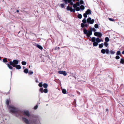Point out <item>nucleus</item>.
<instances>
[{
	"label": "nucleus",
	"instance_id": "f257e3e1",
	"mask_svg": "<svg viewBox=\"0 0 124 124\" xmlns=\"http://www.w3.org/2000/svg\"><path fill=\"white\" fill-rule=\"evenodd\" d=\"M80 6L79 3V2H77L76 4H73V7L75 9H73L72 7H70L69 6H68L67 8V9L68 10L70 11L71 12H75V10L77 11H79L80 9L83 10L85 9V7L83 5H81Z\"/></svg>",
	"mask_w": 124,
	"mask_h": 124
},
{
	"label": "nucleus",
	"instance_id": "f03ea898",
	"mask_svg": "<svg viewBox=\"0 0 124 124\" xmlns=\"http://www.w3.org/2000/svg\"><path fill=\"white\" fill-rule=\"evenodd\" d=\"M30 116V114L28 111L27 110H22L20 109L19 113L16 115V117L20 118L23 117H28Z\"/></svg>",
	"mask_w": 124,
	"mask_h": 124
},
{
	"label": "nucleus",
	"instance_id": "7ed1b4c3",
	"mask_svg": "<svg viewBox=\"0 0 124 124\" xmlns=\"http://www.w3.org/2000/svg\"><path fill=\"white\" fill-rule=\"evenodd\" d=\"M8 109L9 112L11 113H14L16 117V115L19 114L20 109L14 106H9Z\"/></svg>",
	"mask_w": 124,
	"mask_h": 124
},
{
	"label": "nucleus",
	"instance_id": "20e7f679",
	"mask_svg": "<svg viewBox=\"0 0 124 124\" xmlns=\"http://www.w3.org/2000/svg\"><path fill=\"white\" fill-rule=\"evenodd\" d=\"M90 30L88 31L86 29H84L83 30V31L85 34H86L87 37H89L92 34V31L95 32L96 31V29L94 28H91L90 29Z\"/></svg>",
	"mask_w": 124,
	"mask_h": 124
},
{
	"label": "nucleus",
	"instance_id": "39448f33",
	"mask_svg": "<svg viewBox=\"0 0 124 124\" xmlns=\"http://www.w3.org/2000/svg\"><path fill=\"white\" fill-rule=\"evenodd\" d=\"M93 42V44L94 46H97L98 45V43L101 42V40L98 38L96 39L95 37H93L91 39V40H90Z\"/></svg>",
	"mask_w": 124,
	"mask_h": 124
},
{
	"label": "nucleus",
	"instance_id": "423d86ee",
	"mask_svg": "<svg viewBox=\"0 0 124 124\" xmlns=\"http://www.w3.org/2000/svg\"><path fill=\"white\" fill-rule=\"evenodd\" d=\"M13 61H11L9 63H7V65L8 68L10 70H13Z\"/></svg>",
	"mask_w": 124,
	"mask_h": 124
},
{
	"label": "nucleus",
	"instance_id": "0eeeda50",
	"mask_svg": "<svg viewBox=\"0 0 124 124\" xmlns=\"http://www.w3.org/2000/svg\"><path fill=\"white\" fill-rule=\"evenodd\" d=\"M87 21L88 23L92 24L93 23L94 21V19H92L91 18L89 17L87 19Z\"/></svg>",
	"mask_w": 124,
	"mask_h": 124
},
{
	"label": "nucleus",
	"instance_id": "6e6552de",
	"mask_svg": "<svg viewBox=\"0 0 124 124\" xmlns=\"http://www.w3.org/2000/svg\"><path fill=\"white\" fill-rule=\"evenodd\" d=\"M91 14V11L90 10L88 9L85 12V13L83 15L84 16L85 18L87 17V15H89Z\"/></svg>",
	"mask_w": 124,
	"mask_h": 124
},
{
	"label": "nucleus",
	"instance_id": "1a4fd4ad",
	"mask_svg": "<svg viewBox=\"0 0 124 124\" xmlns=\"http://www.w3.org/2000/svg\"><path fill=\"white\" fill-rule=\"evenodd\" d=\"M22 117V120L25 123H26L27 124H29V121L28 119L26 118V117Z\"/></svg>",
	"mask_w": 124,
	"mask_h": 124
},
{
	"label": "nucleus",
	"instance_id": "9d476101",
	"mask_svg": "<svg viewBox=\"0 0 124 124\" xmlns=\"http://www.w3.org/2000/svg\"><path fill=\"white\" fill-rule=\"evenodd\" d=\"M94 35L96 36H98L99 37L101 38L102 36V34L99 32H95L94 33Z\"/></svg>",
	"mask_w": 124,
	"mask_h": 124
},
{
	"label": "nucleus",
	"instance_id": "9b49d317",
	"mask_svg": "<svg viewBox=\"0 0 124 124\" xmlns=\"http://www.w3.org/2000/svg\"><path fill=\"white\" fill-rule=\"evenodd\" d=\"M23 72L26 74L28 73L29 75H31V70H30L29 72L28 69L27 68H26L24 69V70Z\"/></svg>",
	"mask_w": 124,
	"mask_h": 124
},
{
	"label": "nucleus",
	"instance_id": "f8f14e48",
	"mask_svg": "<svg viewBox=\"0 0 124 124\" xmlns=\"http://www.w3.org/2000/svg\"><path fill=\"white\" fill-rule=\"evenodd\" d=\"M58 73L59 74H62L64 76H66L67 75L66 72L65 71H58Z\"/></svg>",
	"mask_w": 124,
	"mask_h": 124
},
{
	"label": "nucleus",
	"instance_id": "ddd939ff",
	"mask_svg": "<svg viewBox=\"0 0 124 124\" xmlns=\"http://www.w3.org/2000/svg\"><path fill=\"white\" fill-rule=\"evenodd\" d=\"M13 67L14 65H16L18 64L19 63V61L18 60L16 59H14L13 61Z\"/></svg>",
	"mask_w": 124,
	"mask_h": 124
},
{
	"label": "nucleus",
	"instance_id": "4468645a",
	"mask_svg": "<svg viewBox=\"0 0 124 124\" xmlns=\"http://www.w3.org/2000/svg\"><path fill=\"white\" fill-rule=\"evenodd\" d=\"M13 67H15L16 69L18 70H19L21 68V66L19 65H18V64L16 65H14Z\"/></svg>",
	"mask_w": 124,
	"mask_h": 124
},
{
	"label": "nucleus",
	"instance_id": "2eb2a0df",
	"mask_svg": "<svg viewBox=\"0 0 124 124\" xmlns=\"http://www.w3.org/2000/svg\"><path fill=\"white\" fill-rule=\"evenodd\" d=\"M72 1V0H68L67 1V2L68 3H70V5H73V3L72 2H71Z\"/></svg>",
	"mask_w": 124,
	"mask_h": 124
},
{
	"label": "nucleus",
	"instance_id": "dca6fc26",
	"mask_svg": "<svg viewBox=\"0 0 124 124\" xmlns=\"http://www.w3.org/2000/svg\"><path fill=\"white\" fill-rule=\"evenodd\" d=\"M43 87L45 88H46L48 86V85L46 83H44L43 85Z\"/></svg>",
	"mask_w": 124,
	"mask_h": 124
},
{
	"label": "nucleus",
	"instance_id": "f3484780",
	"mask_svg": "<svg viewBox=\"0 0 124 124\" xmlns=\"http://www.w3.org/2000/svg\"><path fill=\"white\" fill-rule=\"evenodd\" d=\"M120 63L123 64L124 63V59H121Z\"/></svg>",
	"mask_w": 124,
	"mask_h": 124
},
{
	"label": "nucleus",
	"instance_id": "a211bd4d",
	"mask_svg": "<svg viewBox=\"0 0 124 124\" xmlns=\"http://www.w3.org/2000/svg\"><path fill=\"white\" fill-rule=\"evenodd\" d=\"M62 93L64 94H66V93L67 91L66 89H63L62 90Z\"/></svg>",
	"mask_w": 124,
	"mask_h": 124
},
{
	"label": "nucleus",
	"instance_id": "6ab92c4d",
	"mask_svg": "<svg viewBox=\"0 0 124 124\" xmlns=\"http://www.w3.org/2000/svg\"><path fill=\"white\" fill-rule=\"evenodd\" d=\"M105 42H108L109 41V39L108 37H106L105 38Z\"/></svg>",
	"mask_w": 124,
	"mask_h": 124
},
{
	"label": "nucleus",
	"instance_id": "aec40b11",
	"mask_svg": "<svg viewBox=\"0 0 124 124\" xmlns=\"http://www.w3.org/2000/svg\"><path fill=\"white\" fill-rule=\"evenodd\" d=\"M22 64L23 65H25L26 64V62L25 61H22L21 62Z\"/></svg>",
	"mask_w": 124,
	"mask_h": 124
},
{
	"label": "nucleus",
	"instance_id": "412c9836",
	"mask_svg": "<svg viewBox=\"0 0 124 124\" xmlns=\"http://www.w3.org/2000/svg\"><path fill=\"white\" fill-rule=\"evenodd\" d=\"M43 88L42 87L40 88L39 89V91L40 92L42 93L43 92Z\"/></svg>",
	"mask_w": 124,
	"mask_h": 124
},
{
	"label": "nucleus",
	"instance_id": "4be33fe9",
	"mask_svg": "<svg viewBox=\"0 0 124 124\" xmlns=\"http://www.w3.org/2000/svg\"><path fill=\"white\" fill-rule=\"evenodd\" d=\"M37 46L38 48L39 49H40L41 50L43 49V48L40 45H37Z\"/></svg>",
	"mask_w": 124,
	"mask_h": 124
},
{
	"label": "nucleus",
	"instance_id": "5701e85b",
	"mask_svg": "<svg viewBox=\"0 0 124 124\" xmlns=\"http://www.w3.org/2000/svg\"><path fill=\"white\" fill-rule=\"evenodd\" d=\"M101 52L103 54H104L105 53V50L104 49H102L101 50Z\"/></svg>",
	"mask_w": 124,
	"mask_h": 124
},
{
	"label": "nucleus",
	"instance_id": "b1692460",
	"mask_svg": "<svg viewBox=\"0 0 124 124\" xmlns=\"http://www.w3.org/2000/svg\"><path fill=\"white\" fill-rule=\"evenodd\" d=\"M121 54V52L120 51H117L116 55H120Z\"/></svg>",
	"mask_w": 124,
	"mask_h": 124
},
{
	"label": "nucleus",
	"instance_id": "393cba45",
	"mask_svg": "<svg viewBox=\"0 0 124 124\" xmlns=\"http://www.w3.org/2000/svg\"><path fill=\"white\" fill-rule=\"evenodd\" d=\"M43 83L42 82H41L38 85L40 87H42L43 85L42 84Z\"/></svg>",
	"mask_w": 124,
	"mask_h": 124
},
{
	"label": "nucleus",
	"instance_id": "a878e982",
	"mask_svg": "<svg viewBox=\"0 0 124 124\" xmlns=\"http://www.w3.org/2000/svg\"><path fill=\"white\" fill-rule=\"evenodd\" d=\"M43 92L46 93H47L48 92L47 89L46 88H45L43 90Z\"/></svg>",
	"mask_w": 124,
	"mask_h": 124
},
{
	"label": "nucleus",
	"instance_id": "bb28decb",
	"mask_svg": "<svg viewBox=\"0 0 124 124\" xmlns=\"http://www.w3.org/2000/svg\"><path fill=\"white\" fill-rule=\"evenodd\" d=\"M110 53L111 54H114L115 53V51H114L113 50H111L110 51Z\"/></svg>",
	"mask_w": 124,
	"mask_h": 124
},
{
	"label": "nucleus",
	"instance_id": "cd10ccee",
	"mask_svg": "<svg viewBox=\"0 0 124 124\" xmlns=\"http://www.w3.org/2000/svg\"><path fill=\"white\" fill-rule=\"evenodd\" d=\"M103 46V44L102 43L101 44H100L99 45V48H102Z\"/></svg>",
	"mask_w": 124,
	"mask_h": 124
},
{
	"label": "nucleus",
	"instance_id": "c85d7f7f",
	"mask_svg": "<svg viewBox=\"0 0 124 124\" xmlns=\"http://www.w3.org/2000/svg\"><path fill=\"white\" fill-rule=\"evenodd\" d=\"M82 21L83 23L85 24L86 23V21L85 19V18L82 20Z\"/></svg>",
	"mask_w": 124,
	"mask_h": 124
},
{
	"label": "nucleus",
	"instance_id": "c756f323",
	"mask_svg": "<svg viewBox=\"0 0 124 124\" xmlns=\"http://www.w3.org/2000/svg\"><path fill=\"white\" fill-rule=\"evenodd\" d=\"M3 62L5 63L8 62L6 58H4L3 59Z\"/></svg>",
	"mask_w": 124,
	"mask_h": 124
},
{
	"label": "nucleus",
	"instance_id": "7c9ffc66",
	"mask_svg": "<svg viewBox=\"0 0 124 124\" xmlns=\"http://www.w3.org/2000/svg\"><path fill=\"white\" fill-rule=\"evenodd\" d=\"M78 17L79 19H81L82 17V16L81 14H79L78 15Z\"/></svg>",
	"mask_w": 124,
	"mask_h": 124
},
{
	"label": "nucleus",
	"instance_id": "2f4dec72",
	"mask_svg": "<svg viewBox=\"0 0 124 124\" xmlns=\"http://www.w3.org/2000/svg\"><path fill=\"white\" fill-rule=\"evenodd\" d=\"M104 44L105 46L107 47L108 46V44L107 42H105Z\"/></svg>",
	"mask_w": 124,
	"mask_h": 124
},
{
	"label": "nucleus",
	"instance_id": "473e14b6",
	"mask_svg": "<svg viewBox=\"0 0 124 124\" xmlns=\"http://www.w3.org/2000/svg\"><path fill=\"white\" fill-rule=\"evenodd\" d=\"M38 108V105H37L34 107L33 108L34 109L36 110Z\"/></svg>",
	"mask_w": 124,
	"mask_h": 124
},
{
	"label": "nucleus",
	"instance_id": "72a5a7b5",
	"mask_svg": "<svg viewBox=\"0 0 124 124\" xmlns=\"http://www.w3.org/2000/svg\"><path fill=\"white\" fill-rule=\"evenodd\" d=\"M60 5L61 7L62 8H64V4H61Z\"/></svg>",
	"mask_w": 124,
	"mask_h": 124
},
{
	"label": "nucleus",
	"instance_id": "f704fd0d",
	"mask_svg": "<svg viewBox=\"0 0 124 124\" xmlns=\"http://www.w3.org/2000/svg\"><path fill=\"white\" fill-rule=\"evenodd\" d=\"M6 103L7 105H9V101L8 100H7L6 101Z\"/></svg>",
	"mask_w": 124,
	"mask_h": 124
},
{
	"label": "nucleus",
	"instance_id": "c9c22d12",
	"mask_svg": "<svg viewBox=\"0 0 124 124\" xmlns=\"http://www.w3.org/2000/svg\"><path fill=\"white\" fill-rule=\"evenodd\" d=\"M99 26L97 24H95L94 25V27L96 28H98V27Z\"/></svg>",
	"mask_w": 124,
	"mask_h": 124
},
{
	"label": "nucleus",
	"instance_id": "e433bc0d",
	"mask_svg": "<svg viewBox=\"0 0 124 124\" xmlns=\"http://www.w3.org/2000/svg\"><path fill=\"white\" fill-rule=\"evenodd\" d=\"M109 52V51L108 49H106L105 50V53L107 54H108Z\"/></svg>",
	"mask_w": 124,
	"mask_h": 124
},
{
	"label": "nucleus",
	"instance_id": "4c0bfd02",
	"mask_svg": "<svg viewBox=\"0 0 124 124\" xmlns=\"http://www.w3.org/2000/svg\"><path fill=\"white\" fill-rule=\"evenodd\" d=\"M80 3L81 4H83L84 3L83 1L82 0H81L80 1Z\"/></svg>",
	"mask_w": 124,
	"mask_h": 124
},
{
	"label": "nucleus",
	"instance_id": "58836bf2",
	"mask_svg": "<svg viewBox=\"0 0 124 124\" xmlns=\"http://www.w3.org/2000/svg\"><path fill=\"white\" fill-rule=\"evenodd\" d=\"M120 57L118 55H117L116 56L115 58L116 59H118L120 58Z\"/></svg>",
	"mask_w": 124,
	"mask_h": 124
},
{
	"label": "nucleus",
	"instance_id": "ea45409f",
	"mask_svg": "<svg viewBox=\"0 0 124 124\" xmlns=\"http://www.w3.org/2000/svg\"><path fill=\"white\" fill-rule=\"evenodd\" d=\"M85 26V25L84 24V23H82L81 24V27L82 28H83Z\"/></svg>",
	"mask_w": 124,
	"mask_h": 124
},
{
	"label": "nucleus",
	"instance_id": "a19ab883",
	"mask_svg": "<svg viewBox=\"0 0 124 124\" xmlns=\"http://www.w3.org/2000/svg\"><path fill=\"white\" fill-rule=\"evenodd\" d=\"M64 1L65 3L66 4L67 2V1L68 0H63Z\"/></svg>",
	"mask_w": 124,
	"mask_h": 124
},
{
	"label": "nucleus",
	"instance_id": "79ce46f5",
	"mask_svg": "<svg viewBox=\"0 0 124 124\" xmlns=\"http://www.w3.org/2000/svg\"><path fill=\"white\" fill-rule=\"evenodd\" d=\"M109 20H110L111 21H113V19H112L111 18H109Z\"/></svg>",
	"mask_w": 124,
	"mask_h": 124
},
{
	"label": "nucleus",
	"instance_id": "37998d69",
	"mask_svg": "<svg viewBox=\"0 0 124 124\" xmlns=\"http://www.w3.org/2000/svg\"><path fill=\"white\" fill-rule=\"evenodd\" d=\"M16 12L17 13L19 12V10H16Z\"/></svg>",
	"mask_w": 124,
	"mask_h": 124
},
{
	"label": "nucleus",
	"instance_id": "c03bdc74",
	"mask_svg": "<svg viewBox=\"0 0 124 124\" xmlns=\"http://www.w3.org/2000/svg\"><path fill=\"white\" fill-rule=\"evenodd\" d=\"M122 54H124V51H123L122 52Z\"/></svg>",
	"mask_w": 124,
	"mask_h": 124
},
{
	"label": "nucleus",
	"instance_id": "a18cd8bd",
	"mask_svg": "<svg viewBox=\"0 0 124 124\" xmlns=\"http://www.w3.org/2000/svg\"><path fill=\"white\" fill-rule=\"evenodd\" d=\"M12 71H11V76H12Z\"/></svg>",
	"mask_w": 124,
	"mask_h": 124
},
{
	"label": "nucleus",
	"instance_id": "49530a36",
	"mask_svg": "<svg viewBox=\"0 0 124 124\" xmlns=\"http://www.w3.org/2000/svg\"><path fill=\"white\" fill-rule=\"evenodd\" d=\"M106 110L107 111H108V109H107Z\"/></svg>",
	"mask_w": 124,
	"mask_h": 124
},
{
	"label": "nucleus",
	"instance_id": "de8ad7c7",
	"mask_svg": "<svg viewBox=\"0 0 124 124\" xmlns=\"http://www.w3.org/2000/svg\"><path fill=\"white\" fill-rule=\"evenodd\" d=\"M23 69H24L25 68V67H24V66H23Z\"/></svg>",
	"mask_w": 124,
	"mask_h": 124
},
{
	"label": "nucleus",
	"instance_id": "09e8293b",
	"mask_svg": "<svg viewBox=\"0 0 124 124\" xmlns=\"http://www.w3.org/2000/svg\"><path fill=\"white\" fill-rule=\"evenodd\" d=\"M36 82H38V81L37 80H36Z\"/></svg>",
	"mask_w": 124,
	"mask_h": 124
},
{
	"label": "nucleus",
	"instance_id": "8fccbe9b",
	"mask_svg": "<svg viewBox=\"0 0 124 124\" xmlns=\"http://www.w3.org/2000/svg\"><path fill=\"white\" fill-rule=\"evenodd\" d=\"M33 73V72L32 71H31V74H32Z\"/></svg>",
	"mask_w": 124,
	"mask_h": 124
},
{
	"label": "nucleus",
	"instance_id": "3c124183",
	"mask_svg": "<svg viewBox=\"0 0 124 124\" xmlns=\"http://www.w3.org/2000/svg\"><path fill=\"white\" fill-rule=\"evenodd\" d=\"M31 116V117L32 118H32H33V116Z\"/></svg>",
	"mask_w": 124,
	"mask_h": 124
},
{
	"label": "nucleus",
	"instance_id": "603ef678",
	"mask_svg": "<svg viewBox=\"0 0 124 124\" xmlns=\"http://www.w3.org/2000/svg\"><path fill=\"white\" fill-rule=\"evenodd\" d=\"M31 116V117L32 118H32H33V116Z\"/></svg>",
	"mask_w": 124,
	"mask_h": 124
},
{
	"label": "nucleus",
	"instance_id": "864d4df0",
	"mask_svg": "<svg viewBox=\"0 0 124 124\" xmlns=\"http://www.w3.org/2000/svg\"><path fill=\"white\" fill-rule=\"evenodd\" d=\"M31 116V117L32 118H32H33V116Z\"/></svg>",
	"mask_w": 124,
	"mask_h": 124
},
{
	"label": "nucleus",
	"instance_id": "5fc2aeb1",
	"mask_svg": "<svg viewBox=\"0 0 124 124\" xmlns=\"http://www.w3.org/2000/svg\"><path fill=\"white\" fill-rule=\"evenodd\" d=\"M79 94H80V93H79Z\"/></svg>",
	"mask_w": 124,
	"mask_h": 124
},
{
	"label": "nucleus",
	"instance_id": "6e6d98bb",
	"mask_svg": "<svg viewBox=\"0 0 124 124\" xmlns=\"http://www.w3.org/2000/svg\"><path fill=\"white\" fill-rule=\"evenodd\" d=\"M79 94H80V93H79Z\"/></svg>",
	"mask_w": 124,
	"mask_h": 124
},
{
	"label": "nucleus",
	"instance_id": "4d7b16f0",
	"mask_svg": "<svg viewBox=\"0 0 124 124\" xmlns=\"http://www.w3.org/2000/svg\"><path fill=\"white\" fill-rule=\"evenodd\" d=\"M58 48H59V47H58Z\"/></svg>",
	"mask_w": 124,
	"mask_h": 124
},
{
	"label": "nucleus",
	"instance_id": "13d9d810",
	"mask_svg": "<svg viewBox=\"0 0 124 124\" xmlns=\"http://www.w3.org/2000/svg\"><path fill=\"white\" fill-rule=\"evenodd\" d=\"M19 32H19L18 33H19Z\"/></svg>",
	"mask_w": 124,
	"mask_h": 124
},
{
	"label": "nucleus",
	"instance_id": "bf43d9fd",
	"mask_svg": "<svg viewBox=\"0 0 124 124\" xmlns=\"http://www.w3.org/2000/svg\"><path fill=\"white\" fill-rule=\"evenodd\" d=\"M10 89H11V87H10Z\"/></svg>",
	"mask_w": 124,
	"mask_h": 124
},
{
	"label": "nucleus",
	"instance_id": "052dcab7",
	"mask_svg": "<svg viewBox=\"0 0 124 124\" xmlns=\"http://www.w3.org/2000/svg\"><path fill=\"white\" fill-rule=\"evenodd\" d=\"M0 60H1V59L0 58Z\"/></svg>",
	"mask_w": 124,
	"mask_h": 124
}]
</instances>
